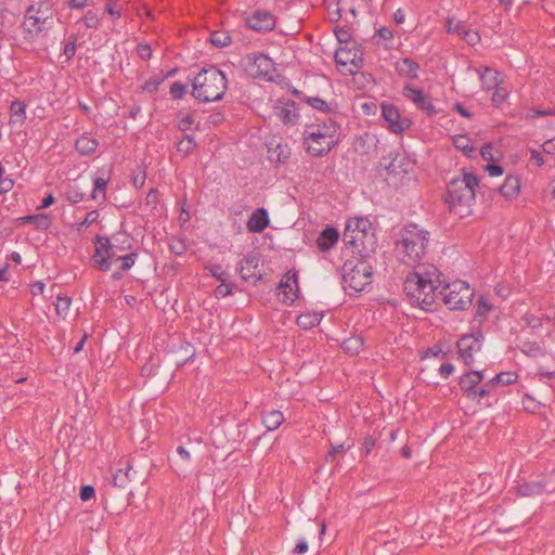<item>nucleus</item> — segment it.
Listing matches in <instances>:
<instances>
[{"label": "nucleus", "mask_w": 555, "mask_h": 555, "mask_svg": "<svg viewBox=\"0 0 555 555\" xmlns=\"http://www.w3.org/2000/svg\"><path fill=\"white\" fill-rule=\"evenodd\" d=\"M343 242L352 247L353 256L341 267V284L346 294L356 296L372 283L371 258L377 248V238L367 218L354 217L347 220Z\"/></svg>", "instance_id": "nucleus-1"}, {"label": "nucleus", "mask_w": 555, "mask_h": 555, "mask_svg": "<svg viewBox=\"0 0 555 555\" xmlns=\"http://www.w3.org/2000/svg\"><path fill=\"white\" fill-rule=\"evenodd\" d=\"M480 182L474 172L462 169V177H454L447 184L442 195L450 212L464 217L470 214V207L477 197V186Z\"/></svg>", "instance_id": "nucleus-2"}, {"label": "nucleus", "mask_w": 555, "mask_h": 555, "mask_svg": "<svg viewBox=\"0 0 555 555\" xmlns=\"http://www.w3.org/2000/svg\"><path fill=\"white\" fill-rule=\"evenodd\" d=\"M188 81L192 85V96L202 103L216 102L223 99L228 90V78L216 65L201 68L196 76Z\"/></svg>", "instance_id": "nucleus-3"}, {"label": "nucleus", "mask_w": 555, "mask_h": 555, "mask_svg": "<svg viewBox=\"0 0 555 555\" xmlns=\"http://www.w3.org/2000/svg\"><path fill=\"white\" fill-rule=\"evenodd\" d=\"M420 279L405 276L403 293L411 306L418 307L426 312H434L438 307L437 289L439 287Z\"/></svg>", "instance_id": "nucleus-4"}, {"label": "nucleus", "mask_w": 555, "mask_h": 555, "mask_svg": "<svg viewBox=\"0 0 555 555\" xmlns=\"http://www.w3.org/2000/svg\"><path fill=\"white\" fill-rule=\"evenodd\" d=\"M429 232L416 223H408L401 230V245L408 261L418 262L426 254Z\"/></svg>", "instance_id": "nucleus-5"}, {"label": "nucleus", "mask_w": 555, "mask_h": 555, "mask_svg": "<svg viewBox=\"0 0 555 555\" xmlns=\"http://www.w3.org/2000/svg\"><path fill=\"white\" fill-rule=\"evenodd\" d=\"M439 294L443 304L450 310H467L475 297V291L466 282L457 280L453 283H444Z\"/></svg>", "instance_id": "nucleus-6"}, {"label": "nucleus", "mask_w": 555, "mask_h": 555, "mask_svg": "<svg viewBox=\"0 0 555 555\" xmlns=\"http://www.w3.org/2000/svg\"><path fill=\"white\" fill-rule=\"evenodd\" d=\"M340 139L331 140L323 135L320 129L305 127L302 132V146L306 153L313 158L326 156L333 149L339 144Z\"/></svg>", "instance_id": "nucleus-7"}, {"label": "nucleus", "mask_w": 555, "mask_h": 555, "mask_svg": "<svg viewBox=\"0 0 555 555\" xmlns=\"http://www.w3.org/2000/svg\"><path fill=\"white\" fill-rule=\"evenodd\" d=\"M53 24V12L51 8L44 3H40L38 7H29L23 22L24 29L30 36H36L43 30L50 29Z\"/></svg>", "instance_id": "nucleus-8"}, {"label": "nucleus", "mask_w": 555, "mask_h": 555, "mask_svg": "<svg viewBox=\"0 0 555 555\" xmlns=\"http://www.w3.org/2000/svg\"><path fill=\"white\" fill-rule=\"evenodd\" d=\"M483 341L485 335L480 327L472 333L461 335L456 341L459 359L466 366H472L475 363L474 354L481 350Z\"/></svg>", "instance_id": "nucleus-9"}, {"label": "nucleus", "mask_w": 555, "mask_h": 555, "mask_svg": "<svg viewBox=\"0 0 555 555\" xmlns=\"http://www.w3.org/2000/svg\"><path fill=\"white\" fill-rule=\"evenodd\" d=\"M94 244L93 263L102 271L109 270L112 264L117 261V256H120L119 248L113 245L107 237L98 236Z\"/></svg>", "instance_id": "nucleus-10"}, {"label": "nucleus", "mask_w": 555, "mask_h": 555, "mask_svg": "<svg viewBox=\"0 0 555 555\" xmlns=\"http://www.w3.org/2000/svg\"><path fill=\"white\" fill-rule=\"evenodd\" d=\"M145 219L144 229H155L153 225L156 221L166 218V207L160 203V194L157 189H151L145 197L144 214L141 215Z\"/></svg>", "instance_id": "nucleus-11"}, {"label": "nucleus", "mask_w": 555, "mask_h": 555, "mask_svg": "<svg viewBox=\"0 0 555 555\" xmlns=\"http://www.w3.org/2000/svg\"><path fill=\"white\" fill-rule=\"evenodd\" d=\"M380 108L382 117L387 122V129L391 133L401 134L413 125L411 118L401 116L399 108L395 104L383 102Z\"/></svg>", "instance_id": "nucleus-12"}, {"label": "nucleus", "mask_w": 555, "mask_h": 555, "mask_svg": "<svg viewBox=\"0 0 555 555\" xmlns=\"http://www.w3.org/2000/svg\"><path fill=\"white\" fill-rule=\"evenodd\" d=\"M402 95L410 100L420 111L424 112L428 117L436 116V109L430 94L425 93L422 88H416L410 83L404 85Z\"/></svg>", "instance_id": "nucleus-13"}, {"label": "nucleus", "mask_w": 555, "mask_h": 555, "mask_svg": "<svg viewBox=\"0 0 555 555\" xmlns=\"http://www.w3.org/2000/svg\"><path fill=\"white\" fill-rule=\"evenodd\" d=\"M244 25L256 33L266 34L275 28L276 17L270 11L257 9L244 18Z\"/></svg>", "instance_id": "nucleus-14"}, {"label": "nucleus", "mask_w": 555, "mask_h": 555, "mask_svg": "<svg viewBox=\"0 0 555 555\" xmlns=\"http://www.w3.org/2000/svg\"><path fill=\"white\" fill-rule=\"evenodd\" d=\"M236 271L244 282L250 283L251 285H256L262 278L259 270V259L255 253L245 255L236 267Z\"/></svg>", "instance_id": "nucleus-15"}, {"label": "nucleus", "mask_w": 555, "mask_h": 555, "mask_svg": "<svg viewBox=\"0 0 555 555\" xmlns=\"http://www.w3.org/2000/svg\"><path fill=\"white\" fill-rule=\"evenodd\" d=\"M247 59L251 62L253 67H255V72L253 73L255 78L274 81L272 72L275 70V63L269 55L262 52H256L247 54Z\"/></svg>", "instance_id": "nucleus-16"}, {"label": "nucleus", "mask_w": 555, "mask_h": 555, "mask_svg": "<svg viewBox=\"0 0 555 555\" xmlns=\"http://www.w3.org/2000/svg\"><path fill=\"white\" fill-rule=\"evenodd\" d=\"M278 289L281 292L278 293L280 296L283 295L281 299L283 304L291 306L295 302V300L299 296V285H298V273L296 270L287 271L278 285Z\"/></svg>", "instance_id": "nucleus-17"}, {"label": "nucleus", "mask_w": 555, "mask_h": 555, "mask_svg": "<svg viewBox=\"0 0 555 555\" xmlns=\"http://www.w3.org/2000/svg\"><path fill=\"white\" fill-rule=\"evenodd\" d=\"M273 109L284 125H296L298 122L299 107L294 100L280 98L276 100Z\"/></svg>", "instance_id": "nucleus-18"}, {"label": "nucleus", "mask_w": 555, "mask_h": 555, "mask_svg": "<svg viewBox=\"0 0 555 555\" xmlns=\"http://www.w3.org/2000/svg\"><path fill=\"white\" fill-rule=\"evenodd\" d=\"M485 378V370H468L459 377V387L463 395L469 399H476V390L478 385Z\"/></svg>", "instance_id": "nucleus-19"}, {"label": "nucleus", "mask_w": 555, "mask_h": 555, "mask_svg": "<svg viewBox=\"0 0 555 555\" xmlns=\"http://www.w3.org/2000/svg\"><path fill=\"white\" fill-rule=\"evenodd\" d=\"M379 165L384 167L388 176L393 177L405 175L410 170L409 158L398 152H390L388 156L382 157Z\"/></svg>", "instance_id": "nucleus-20"}, {"label": "nucleus", "mask_w": 555, "mask_h": 555, "mask_svg": "<svg viewBox=\"0 0 555 555\" xmlns=\"http://www.w3.org/2000/svg\"><path fill=\"white\" fill-rule=\"evenodd\" d=\"M406 276L424 280L430 284L436 285L437 287H442L444 281L442 280V273L438 270L435 264L431 263H420L417 262L414 266L413 271L409 272Z\"/></svg>", "instance_id": "nucleus-21"}, {"label": "nucleus", "mask_w": 555, "mask_h": 555, "mask_svg": "<svg viewBox=\"0 0 555 555\" xmlns=\"http://www.w3.org/2000/svg\"><path fill=\"white\" fill-rule=\"evenodd\" d=\"M446 30L448 34H456L470 47H475L481 41V37L478 31L466 29L464 23L455 21L454 17L447 18Z\"/></svg>", "instance_id": "nucleus-22"}, {"label": "nucleus", "mask_w": 555, "mask_h": 555, "mask_svg": "<svg viewBox=\"0 0 555 555\" xmlns=\"http://www.w3.org/2000/svg\"><path fill=\"white\" fill-rule=\"evenodd\" d=\"M554 490L555 487H551L550 481L545 477L539 480L525 481L515 487V492L519 496L541 495L544 492H553Z\"/></svg>", "instance_id": "nucleus-23"}, {"label": "nucleus", "mask_w": 555, "mask_h": 555, "mask_svg": "<svg viewBox=\"0 0 555 555\" xmlns=\"http://www.w3.org/2000/svg\"><path fill=\"white\" fill-rule=\"evenodd\" d=\"M520 178L518 176L508 175L503 184L496 189H489V197L499 193L507 201H513L518 197L520 193Z\"/></svg>", "instance_id": "nucleus-24"}, {"label": "nucleus", "mask_w": 555, "mask_h": 555, "mask_svg": "<svg viewBox=\"0 0 555 555\" xmlns=\"http://www.w3.org/2000/svg\"><path fill=\"white\" fill-rule=\"evenodd\" d=\"M340 234L333 225H326L315 240V245L320 251H328L338 243Z\"/></svg>", "instance_id": "nucleus-25"}, {"label": "nucleus", "mask_w": 555, "mask_h": 555, "mask_svg": "<svg viewBox=\"0 0 555 555\" xmlns=\"http://www.w3.org/2000/svg\"><path fill=\"white\" fill-rule=\"evenodd\" d=\"M270 224L269 212L266 208L260 207L253 211L246 222L249 233H262Z\"/></svg>", "instance_id": "nucleus-26"}, {"label": "nucleus", "mask_w": 555, "mask_h": 555, "mask_svg": "<svg viewBox=\"0 0 555 555\" xmlns=\"http://www.w3.org/2000/svg\"><path fill=\"white\" fill-rule=\"evenodd\" d=\"M274 140L267 144L268 159L275 164H286L292 155V150L287 143L276 142Z\"/></svg>", "instance_id": "nucleus-27"}, {"label": "nucleus", "mask_w": 555, "mask_h": 555, "mask_svg": "<svg viewBox=\"0 0 555 555\" xmlns=\"http://www.w3.org/2000/svg\"><path fill=\"white\" fill-rule=\"evenodd\" d=\"M395 70L400 77L409 78L412 80L418 79V72L421 65L418 62L411 57H402L393 64Z\"/></svg>", "instance_id": "nucleus-28"}, {"label": "nucleus", "mask_w": 555, "mask_h": 555, "mask_svg": "<svg viewBox=\"0 0 555 555\" xmlns=\"http://www.w3.org/2000/svg\"><path fill=\"white\" fill-rule=\"evenodd\" d=\"M479 76L482 90L490 91L502 82L499 78L501 73L490 66H480L476 68Z\"/></svg>", "instance_id": "nucleus-29"}, {"label": "nucleus", "mask_w": 555, "mask_h": 555, "mask_svg": "<svg viewBox=\"0 0 555 555\" xmlns=\"http://www.w3.org/2000/svg\"><path fill=\"white\" fill-rule=\"evenodd\" d=\"M305 127H313V128L320 129V132L323 135L330 138V141L331 140L335 141V138L339 139V135H340V125L333 117H328L327 119H323V120L317 119L315 124H307Z\"/></svg>", "instance_id": "nucleus-30"}, {"label": "nucleus", "mask_w": 555, "mask_h": 555, "mask_svg": "<svg viewBox=\"0 0 555 555\" xmlns=\"http://www.w3.org/2000/svg\"><path fill=\"white\" fill-rule=\"evenodd\" d=\"M377 140L370 132L357 135L352 142V150L360 156H366L371 153L372 146L376 147Z\"/></svg>", "instance_id": "nucleus-31"}, {"label": "nucleus", "mask_w": 555, "mask_h": 555, "mask_svg": "<svg viewBox=\"0 0 555 555\" xmlns=\"http://www.w3.org/2000/svg\"><path fill=\"white\" fill-rule=\"evenodd\" d=\"M262 424L267 430L278 429L285 421L284 414L279 410H269L261 412Z\"/></svg>", "instance_id": "nucleus-32"}, {"label": "nucleus", "mask_w": 555, "mask_h": 555, "mask_svg": "<svg viewBox=\"0 0 555 555\" xmlns=\"http://www.w3.org/2000/svg\"><path fill=\"white\" fill-rule=\"evenodd\" d=\"M358 42L345 44L339 47L334 54L335 63L337 66H346L354 60V49Z\"/></svg>", "instance_id": "nucleus-33"}, {"label": "nucleus", "mask_w": 555, "mask_h": 555, "mask_svg": "<svg viewBox=\"0 0 555 555\" xmlns=\"http://www.w3.org/2000/svg\"><path fill=\"white\" fill-rule=\"evenodd\" d=\"M323 313L302 312L297 317L296 323L302 330H310L320 324Z\"/></svg>", "instance_id": "nucleus-34"}, {"label": "nucleus", "mask_w": 555, "mask_h": 555, "mask_svg": "<svg viewBox=\"0 0 555 555\" xmlns=\"http://www.w3.org/2000/svg\"><path fill=\"white\" fill-rule=\"evenodd\" d=\"M302 102L310 105L313 109H317L319 112L325 113V114H332L336 112V104L326 102L325 100L319 98V96H305L302 98Z\"/></svg>", "instance_id": "nucleus-35"}, {"label": "nucleus", "mask_w": 555, "mask_h": 555, "mask_svg": "<svg viewBox=\"0 0 555 555\" xmlns=\"http://www.w3.org/2000/svg\"><path fill=\"white\" fill-rule=\"evenodd\" d=\"M364 348V339L361 336H351L341 343V349L350 356H358Z\"/></svg>", "instance_id": "nucleus-36"}, {"label": "nucleus", "mask_w": 555, "mask_h": 555, "mask_svg": "<svg viewBox=\"0 0 555 555\" xmlns=\"http://www.w3.org/2000/svg\"><path fill=\"white\" fill-rule=\"evenodd\" d=\"M493 308V305L485 296H479L476 302L474 320L478 321L479 324L483 323Z\"/></svg>", "instance_id": "nucleus-37"}, {"label": "nucleus", "mask_w": 555, "mask_h": 555, "mask_svg": "<svg viewBox=\"0 0 555 555\" xmlns=\"http://www.w3.org/2000/svg\"><path fill=\"white\" fill-rule=\"evenodd\" d=\"M453 146L463 152V154L467 157H472V154L475 152V147L472 144V139L467 134H455L452 137Z\"/></svg>", "instance_id": "nucleus-38"}, {"label": "nucleus", "mask_w": 555, "mask_h": 555, "mask_svg": "<svg viewBox=\"0 0 555 555\" xmlns=\"http://www.w3.org/2000/svg\"><path fill=\"white\" fill-rule=\"evenodd\" d=\"M98 145V141L88 134L81 135L76 141L77 151L83 155L93 153L96 150Z\"/></svg>", "instance_id": "nucleus-39"}, {"label": "nucleus", "mask_w": 555, "mask_h": 555, "mask_svg": "<svg viewBox=\"0 0 555 555\" xmlns=\"http://www.w3.org/2000/svg\"><path fill=\"white\" fill-rule=\"evenodd\" d=\"M518 349L529 358L543 357L545 354L542 346L537 341L526 340Z\"/></svg>", "instance_id": "nucleus-40"}, {"label": "nucleus", "mask_w": 555, "mask_h": 555, "mask_svg": "<svg viewBox=\"0 0 555 555\" xmlns=\"http://www.w3.org/2000/svg\"><path fill=\"white\" fill-rule=\"evenodd\" d=\"M196 146L197 143L194 137L191 134H184L183 138L177 143V151L183 157H188Z\"/></svg>", "instance_id": "nucleus-41"}, {"label": "nucleus", "mask_w": 555, "mask_h": 555, "mask_svg": "<svg viewBox=\"0 0 555 555\" xmlns=\"http://www.w3.org/2000/svg\"><path fill=\"white\" fill-rule=\"evenodd\" d=\"M518 375L515 372L508 371V372H501L496 374L494 377L489 379V384H493L494 387L502 385V386H509L517 382Z\"/></svg>", "instance_id": "nucleus-42"}, {"label": "nucleus", "mask_w": 555, "mask_h": 555, "mask_svg": "<svg viewBox=\"0 0 555 555\" xmlns=\"http://www.w3.org/2000/svg\"><path fill=\"white\" fill-rule=\"evenodd\" d=\"M210 42L217 48H224L231 44L232 37L223 30H215L210 34Z\"/></svg>", "instance_id": "nucleus-43"}, {"label": "nucleus", "mask_w": 555, "mask_h": 555, "mask_svg": "<svg viewBox=\"0 0 555 555\" xmlns=\"http://www.w3.org/2000/svg\"><path fill=\"white\" fill-rule=\"evenodd\" d=\"M205 270L209 272V275L215 278L220 283L227 282L230 280V274L222 269V266L219 263H209L205 266Z\"/></svg>", "instance_id": "nucleus-44"}, {"label": "nucleus", "mask_w": 555, "mask_h": 555, "mask_svg": "<svg viewBox=\"0 0 555 555\" xmlns=\"http://www.w3.org/2000/svg\"><path fill=\"white\" fill-rule=\"evenodd\" d=\"M237 289L236 284L229 280L227 282H222L215 288V296L217 298H224L233 295Z\"/></svg>", "instance_id": "nucleus-45"}, {"label": "nucleus", "mask_w": 555, "mask_h": 555, "mask_svg": "<svg viewBox=\"0 0 555 555\" xmlns=\"http://www.w3.org/2000/svg\"><path fill=\"white\" fill-rule=\"evenodd\" d=\"M167 78L164 76L163 72L154 77L147 79L143 85H141V90L146 91L149 93H154L158 90V86Z\"/></svg>", "instance_id": "nucleus-46"}, {"label": "nucleus", "mask_w": 555, "mask_h": 555, "mask_svg": "<svg viewBox=\"0 0 555 555\" xmlns=\"http://www.w3.org/2000/svg\"><path fill=\"white\" fill-rule=\"evenodd\" d=\"M544 319L550 320V318L547 315L539 317L531 312H526L522 315V320L525 321L527 326L530 327L531 330H538V328L542 327Z\"/></svg>", "instance_id": "nucleus-47"}, {"label": "nucleus", "mask_w": 555, "mask_h": 555, "mask_svg": "<svg viewBox=\"0 0 555 555\" xmlns=\"http://www.w3.org/2000/svg\"><path fill=\"white\" fill-rule=\"evenodd\" d=\"M188 82L175 81L171 83L169 93L172 100H181L188 93Z\"/></svg>", "instance_id": "nucleus-48"}, {"label": "nucleus", "mask_w": 555, "mask_h": 555, "mask_svg": "<svg viewBox=\"0 0 555 555\" xmlns=\"http://www.w3.org/2000/svg\"><path fill=\"white\" fill-rule=\"evenodd\" d=\"M12 122H23L25 119V105L20 101H14L10 107Z\"/></svg>", "instance_id": "nucleus-49"}, {"label": "nucleus", "mask_w": 555, "mask_h": 555, "mask_svg": "<svg viewBox=\"0 0 555 555\" xmlns=\"http://www.w3.org/2000/svg\"><path fill=\"white\" fill-rule=\"evenodd\" d=\"M336 39L341 44H350L354 42L351 37L350 27L348 26H336L334 28Z\"/></svg>", "instance_id": "nucleus-50"}, {"label": "nucleus", "mask_w": 555, "mask_h": 555, "mask_svg": "<svg viewBox=\"0 0 555 555\" xmlns=\"http://www.w3.org/2000/svg\"><path fill=\"white\" fill-rule=\"evenodd\" d=\"M348 450L349 448H345L344 443L336 446L331 444V449L327 451L324 459L326 462L335 463L336 465H338L339 462L336 461V456L339 454L344 455Z\"/></svg>", "instance_id": "nucleus-51"}, {"label": "nucleus", "mask_w": 555, "mask_h": 555, "mask_svg": "<svg viewBox=\"0 0 555 555\" xmlns=\"http://www.w3.org/2000/svg\"><path fill=\"white\" fill-rule=\"evenodd\" d=\"M181 350H183V354L180 360L177 361L178 365H183L190 360H192L195 356V348L191 343L183 341L180 347Z\"/></svg>", "instance_id": "nucleus-52"}, {"label": "nucleus", "mask_w": 555, "mask_h": 555, "mask_svg": "<svg viewBox=\"0 0 555 555\" xmlns=\"http://www.w3.org/2000/svg\"><path fill=\"white\" fill-rule=\"evenodd\" d=\"M132 473V478L135 477V472L132 466H128L125 470L119 469L114 476V482L118 487H124L127 479H130V474Z\"/></svg>", "instance_id": "nucleus-53"}, {"label": "nucleus", "mask_w": 555, "mask_h": 555, "mask_svg": "<svg viewBox=\"0 0 555 555\" xmlns=\"http://www.w3.org/2000/svg\"><path fill=\"white\" fill-rule=\"evenodd\" d=\"M555 115V111L552 108H538L530 107L528 108L525 119H534L538 117L552 116Z\"/></svg>", "instance_id": "nucleus-54"}, {"label": "nucleus", "mask_w": 555, "mask_h": 555, "mask_svg": "<svg viewBox=\"0 0 555 555\" xmlns=\"http://www.w3.org/2000/svg\"><path fill=\"white\" fill-rule=\"evenodd\" d=\"M508 92L505 88H500L499 86L494 88V92L492 93L491 101L494 107H500L507 99Z\"/></svg>", "instance_id": "nucleus-55"}, {"label": "nucleus", "mask_w": 555, "mask_h": 555, "mask_svg": "<svg viewBox=\"0 0 555 555\" xmlns=\"http://www.w3.org/2000/svg\"><path fill=\"white\" fill-rule=\"evenodd\" d=\"M493 388L494 385L489 384V380H487L486 383H481L480 385H478V388L476 390V399H473L472 401L480 403L481 399L488 397Z\"/></svg>", "instance_id": "nucleus-56"}, {"label": "nucleus", "mask_w": 555, "mask_h": 555, "mask_svg": "<svg viewBox=\"0 0 555 555\" xmlns=\"http://www.w3.org/2000/svg\"><path fill=\"white\" fill-rule=\"evenodd\" d=\"M70 304H72V300L69 297L57 296L56 304H55L56 313L65 317L69 311Z\"/></svg>", "instance_id": "nucleus-57"}, {"label": "nucleus", "mask_w": 555, "mask_h": 555, "mask_svg": "<svg viewBox=\"0 0 555 555\" xmlns=\"http://www.w3.org/2000/svg\"><path fill=\"white\" fill-rule=\"evenodd\" d=\"M66 198L70 203H79L83 198V193L76 185H70L66 191Z\"/></svg>", "instance_id": "nucleus-58"}, {"label": "nucleus", "mask_w": 555, "mask_h": 555, "mask_svg": "<svg viewBox=\"0 0 555 555\" xmlns=\"http://www.w3.org/2000/svg\"><path fill=\"white\" fill-rule=\"evenodd\" d=\"M194 124L193 113H188L178 120V129L185 132L191 129Z\"/></svg>", "instance_id": "nucleus-59"}, {"label": "nucleus", "mask_w": 555, "mask_h": 555, "mask_svg": "<svg viewBox=\"0 0 555 555\" xmlns=\"http://www.w3.org/2000/svg\"><path fill=\"white\" fill-rule=\"evenodd\" d=\"M106 184H107V179H105L103 177H99L94 180L93 193H92V197L94 199L98 198L99 193H102V195L104 196Z\"/></svg>", "instance_id": "nucleus-60"}, {"label": "nucleus", "mask_w": 555, "mask_h": 555, "mask_svg": "<svg viewBox=\"0 0 555 555\" xmlns=\"http://www.w3.org/2000/svg\"><path fill=\"white\" fill-rule=\"evenodd\" d=\"M350 64L357 69H361L364 66L363 48L359 43H357L354 49V60Z\"/></svg>", "instance_id": "nucleus-61"}, {"label": "nucleus", "mask_w": 555, "mask_h": 555, "mask_svg": "<svg viewBox=\"0 0 555 555\" xmlns=\"http://www.w3.org/2000/svg\"><path fill=\"white\" fill-rule=\"evenodd\" d=\"M34 223L37 229L44 230L50 227L51 220L48 215L39 214V215H34Z\"/></svg>", "instance_id": "nucleus-62"}, {"label": "nucleus", "mask_w": 555, "mask_h": 555, "mask_svg": "<svg viewBox=\"0 0 555 555\" xmlns=\"http://www.w3.org/2000/svg\"><path fill=\"white\" fill-rule=\"evenodd\" d=\"M134 257H135L134 254H129V255H125V256H122V255L117 256V261L120 262L119 268L121 270L130 269L134 264Z\"/></svg>", "instance_id": "nucleus-63"}, {"label": "nucleus", "mask_w": 555, "mask_h": 555, "mask_svg": "<svg viewBox=\"0 0 555 555\" xmlns=\"http://www.w3.org/2000/svg\"><path fill=\"white\" fill-rule=\"evenodd\" d=\"M485 170L488 171L491 177H500L504 172V168L494 162H490L486 165Z\"/></svg>", "instance_id": "nucleus-64"}]
</instances>
